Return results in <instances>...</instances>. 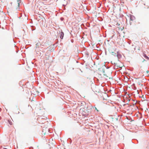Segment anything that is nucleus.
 Instances as JSON below:
<instances>
[{"label": "nucleus", "mask_w": 149, "mask_h": 149, "mask_svg": "<svg viewBox=\"0 0 149 149\" xmlns=\"http://www.w3.org/2000/svg\"><path fill=\"white\" fill-rule=\"evenodd\" d=\"M146 73H148L149 72V71H148V70H147V71H146Z\"/></svg>", "instance_id": "10"}, {"label": "nucleus", "mask_w": 149, "mask_h": 149, "mask_svg": "<svg viewBox=\"0 0 149 149\" xmlns=\"http://www.w3.org/2000/svg\"><path fill=\"white\" fill-rule=\"evenodd\" d=\"M3 149H7L6 148H3Z\"/></svg>", "instance_id": "12"}, {"label": "nucleus", "mask_w": 149, "mask_h": 149, "mask_svg": "<svg viewBox=\"0 0 149 149\" xmlns=\"http://www.w3.org/2000/svg\"><path fill=\"white\" fill-rule=\"evenodd\" d=\"M98 74L100 76H103V77L107 79H110L111 75L110 73H108V71L107 70H104L103 69L102 70L99 69L97 72Z\"/></svg>", "instance_id": "1"}, {"label": "nucleus", "mask_w": 149, "mask_h": 149, "mask_svg": "<svg viewBox=\"0 0 149 149\" xmlns=\"http://www.w3.org/2000/svg\"><path fill=\"white\" fill-rule=\"evenodd\" d=\"M120 24H119L118 25V28L119 30H122L124 29V27L123 26L121 27L120 26Z\"/></svg>", "instance_id": "6"}, {"label": "nucleus", "mask_w": 149, "mask_h": 149, "mask_svg": "<svg viewBox=\"0 0 149 149\" xmlns=\"http://www.w3.org/2000/svg\"><path fill=\"white\" fill-rule=\"evenodd\" d=\"M95 109L97 111H98V110L97 109V108H96V107H95Z\"/></svg>", "instance_id": "9"}, {"label": "nucleus", "mask_w": 149, "mask_h": 149, "mask_svg": "<svg viewBox=\"0 0 149 149\" xmlns=\"http://www.w3.org/2000/svg\"><path fill=\"white\" fill-rule=\"evenodd\" d=\"M145 61H146V60L145 59H143V61H142V62H144Z\"/></svg>", "instance_id": "11"}, {"label": "nucleus", "mask_w": 149, "mask_h": 149, "mask_svg": "<svg viewBox=\"0 0 149 149\" xmlns=\"http://www.w3.org/2000/svg\"><path fill=\"white\" fill-rule=\"evenodd\" d=\"M135 22V18L133 15H131L130 16V23L131 25L134 22Z\"/></svg>", "instance_id": "3"}, {"label": "nucleus", "mask_w": 149, "mask_h": 149, "mask_svg": "<svg viewBox=\"0 0 149 149\" xmlns=\"http://www.w3.org/2000/svg\"><path fill=\"white\" fill-rule=\"evenodd\" d=\"M143 56L146 59H147V60L149 59V57L148 56H146L145 54H143Z\"/></svg>", "instance_id": "7"}, {"label": "nucleus", "mask_w": 149, "mask_h": 149, "mask_svg": "<svg viewBox=\"0 0 149 149\" xmlns=\"http://www.w3.org/2000/svg\"><path fill=\"white\" fill-rule=\"evenodd\" d=\"M17 4H18V6L19 7V3L20 2L19 1H17Z\"/></svg>", "instance_id": "8"}, {"label": "nucleus", "mask_w": 149, "mask_h": 149, "mask_svg": "<svg viewBox=\"0 0 149 149\" xmlns=\"http://www.w3.org/2000/svg\"><path fill=\"white\" fill-rule=\"evenodd\" d=\"M92 106H88V107L86 108V109L85 108H84V111H86V112H87L88 113L90 112L92 109Z\"/></svg>", "instance_id": "4"}, {"label": "nucleus", "mask_w": 149, "mask_h": 149, "mask_svg": "<svg viewBox=\"0 0 149 149\" xmlns=\"http://www.w3.org/2000/svg\"><path fill=\"white\" fill-rule=\"evenodd\" d=\"M64 36V33L63 32H61L60 35V38L62 39L63 38Z\"/></svg>", "instance_id": "5"}, {"label": "nucleus", "mask_w": 149, "mask_h": 149, "mask_svg": "<svg viewBox=\"0 0 149 149\" xmlns=\"http://www.w3.org/2000/svg\"><path fill=\"white\" fill-rule=\"evenodd\" d=\"M10 124L11 125H12V124H11V123H10Z\"/></svg>", "instance_id": "13"}, {"label": "nucleus", "mask_w": 149, "mask_h": 149, "mask_svg": "<svg viewBox=\"0 0 149 149\" xmlns=\"http://www.w3.org/2000/svg\"><path fill=\"white\" fill-rule=\"evenodd\" d=\"M90 81V79L88 78L83 79L80 82V85L83 87L87 86L89 84Z\"/></svg>", "instance_id": "2"}]
</instances>
